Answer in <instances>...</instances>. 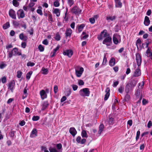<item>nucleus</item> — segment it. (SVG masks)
Here are the masks:
<instances>
[{
    "mask_svg": "<svg viewBox=\"0 0 152 152\" xmlns=\"http://www.w3.org/2000/svg\"><path fill=\"white\" fill-rule=\"evenodd\" d=\"M136 84V82L135 81L127 84L125 86V91L126 93L131 92Z\"/></svg>",
    "mask_w": 152,
    "mask_h": 152,
    "instance_id": "nucleus-1",
    "label": "nucleus"
},
{
    "mask_svg": "<svg viewBox=\"0 0 152 152\" xmlns=\"http://www.w3.org/2000/svg\"><path fill=\"white\" fill-rule=\"evenodd\" d=\"M79 94L82 97L88 96L90 94L89 89L88 88L81 89L80 91Z\"/></svg>",
    "mask_w": 152,
    "mask_h": 152,
    "instance_id": "nucleus-2",
    "label": "nucleus"
},
{
    "mask_svg": "<svg viewBox=\"0 0 152 152\" xmlns=\"http://www.w3.org/2000/svg\"><path fill=\"white\" fill-rule=\"evenodd\" d=\"M8 56L9 58H11L13 56H20L21 55V53L18 51L17 48H14L10 52L8 53Z\"/></svg>",
    "mask_w": 152,
    "mask_h": 152,
    "instance_id": "nucleus-3",
    "label": "nucleus"
},
{
    "mask_svg": "<svg viewBox=\"0 0 152 152\" xmlns=\"http://www.w3.org/2000/svg\"><path fill=\"white\" fill-rule=\"evenodd\" d=\"M75 71L76 76L80 77L83 72L84 69L83 67L78 66L75 67Z\"/></svg>",
    "mask_w": 152,
    "mask_h": 152,
    "instance_id": "nucleus-4",
    "label": "nucleus"
},
{
    "mask_svg": "<svg viewBox=\"0 0 152 152\" xmlns=\"http://www.w3.org/2000/svg\"><path fill=\"white\" fill-rule=\"evenodd\" d=\"M82 12V10L77 6H75L71 9V12L75 15H79Z\"/></svg>",
    "mask_w": 152,
    "mask_h": 152,
    "instance_id": "nucleus-5",
    "label": "nucleus"
},
{
    "mask_svg": "<svg viewBox=\"0 0 152 152\" xmlns=\"http://www.w3.org/2000/svg\"><path fill=\"white\" fill-rule=\"evenodd\" d=\"M113 41L114 43L117 45L121 42L120 36L117 34H114L113 37Z\"/></svg>",
    "mask_w": 152,
    "mask_h": 152,
    "instance_id": "nucleus-6",
    "label": "nucleus"
},
{
    "mask_svg": "<svg viewBox=\"0 0 152 152\" xmlns=\"http://www.w3.org/2000/svg\"><path fill=\"white\" fill-rule=\"evenodd\" d=\"M102 43L106 45L107 46H110L112 44V39L111 37L108 36L103 40Z\"/></svg>",
    "mask_w": 152,
    "mask_h": 152,
    "instance_id": "nucleus-7",
    "label": "nucleus"
},
{
    "mask_svg": "<svg viewBox=\"0 0 152 152\" xmlns=\"http://www.w3.org/2000/svg\"><path fill=\"white\" fill-rule=\"evenodd\" d=\"M109 36V34L107 33V31L106 30H104L102 31L100 35L97 37V38L99 40H102L103 38L107 37Z\"/></svg>",
    "mask_w": 152,
    "mask_h": 152,
    "instance_id": "nucleus-8",
    "label": "nucleus"
},
{
    "mask_svg": "<svg viewBox=\"0 0 152 152\" xmlns=\"http://www.w3.org/2000/svg\"><path fill=\"white\" fill-rule=\"evenodd\" d=\"M63 53L64 55L70 58L73 54V51L71 50H66L64 51Z\"/></svg>",
    "mask_w": 152,
    "mask_h": 152,
    "instance_id": "nucleus-9",
    "label": "nucleus"
},
{
    "mask_svg": "<svg viewBox=\"0 0 152 152\" xmlns=\"http://www.w3.org/2000/svg\"><path fill=\"white\" fill-rule=\"evenodd\" d=\"M136 60L138 66H140L142 62L141 57L140 54L139 53H136Z\"/></svg>",
    "mask_w": 152,
    "mask_h": 152,
    "instance_id": "nucleus-10",
    "label": "nucleus"
},
{
    "mask_svg": "<svg viewBox=\"0 0 152 152\" xmlns=\"http://www.w3.org/2000/svg\"><path fill=\"white\" fill-rule=\"evenodd\" d=\"M15 81L14 80L11 81L9 83L8 88L12 92H13L15 88Z\"/></svg>",
    "mask_w": 152,
    "mask_h": 152,
    "instance_id": "nucleus-11",
    "label": "nucleus"
},
{
    "mask_svg": "<svg viewBox=\"0 0 152 152\" xmlns=\"http://www.w3.org/2000/svg\"><path fill=\"white\" fill-rule=\"evenodd\" d=\"M9 16L12 19H16V15L15 11L12 9H10L9 12Z\"/></svg>",
    "mask_w": 152,
    "mask_h": 152,
    "instance_id": "nucleus-12",
    "label": "nucleus"
},
{
    "mask_svg": "<svg viewBox=\"0 0 152 152\" xmlns=\"http://www.w3.org/2000/svg\"><path fill=\"white\" fill-rule=\"evenodd\" d=\"M17 15L19 18H23L25 16V14L22 10H19L17 12Z\"/></svg>",
    "mask_w": 152,
    "mask_h": 152,
    "instance_id": "nucleus-13",
    "label": "nucleus"
},
{
    "mask_svg": "<svg viewBox=\"0 0 152 152\" xmlns=\"http://www.w3.org/2000/svg\"><path fill=\"white\" fill-rule=\"evenodd\" d=\"M40 95L41 99H44L47 97V95L45 91L44 90H42L39 92Z\"/></svg>",
    "mask_w": 152,
    "mask_h": 152,
    "instance_id": "nucleus-14",
    "label": "nucleus"
},
{
    "mask_svg": "<svg viewBox=\"0 0 152 152\" xmlns=\"http://www.w3.org/2000/svg\"><path fill=\"white\" fill-rule=\"evenodd\" d=\"M59 48V45H58L56 48L53 49V52H51L50 53V55L51 57H53L56 55V52L58 50Z\"/></svg>",
    "mask_w": 152,
    "mask_h": 152,
    "instance_id": "nucleus-15",
    "label": "nucleus"
},
{
    "mask_svg": "<svg viewBox=\"0 0 152 152\" xmlns=\"http://www.w3.org/2000/svg\"><path fill=\"white\" fill-rule=\"evenodd\" d=\"M70 133L74 137L77 133V132L74 127H71L69 130Z\"/></svg>",
    "mask_w": 152,
    "mask_h": 152,
    "instance_id": "nucleus-16",
    "label": "nucleus"
},
{
    "mask_svg": "<svg viewBox=\"0 0 152 152\" xmlns=\"http://www.w3.org/2000/svg\"><path fill=\"white\" fill-rule=\"evenodd\" d=\"M150 23V21L149 18L147 16H145L144 22V24L145 26H149Z\"/></svg>",
    "mask_w": 152,
    "mask_h": 152,
    "instance_id": "nucleus-17",
    "label": "nucleus"
},
{
    "mask_svg": "<svg viewBox=\"0 0 152 152\" xmlns=\"http://www.w3.org/2000/svg\"><path fill=\"white\" fill-rule=\"evenodd\" d=\"M141 71L139 68L137 69L134 72L133 76L134 77H138L141 75Z\"/></svg>",
    "mask_w": 152,
    "mask_h": 152,
    "instance_id": "nucleus-18",
    "label": "nucleus"
},
{
    "mask_svg": "<svg viewBox=\"0 0 152 152\" xmlns=\"http://www.w3.org/2000/svg\"><path fill=\"white\" fill-rule=\"evenodd\" d=\"M19 37L20 39L24 41H26L28 39V37L26 35H24L23 33L20 34Z\"/></svg>",
    "mask_w": 152,
    "mask_h": 152,
    "instance_id": "nucleus-19",
    "label": "nucleus"
},
{
    "mask_svg": "<svg viewBox=\"0 0 152 152\" xmlns=\"http://www.w3.org/2000/svg\"><path fill=\"white\" fill-rule=\"evenodd\" d=\"M110 89L109 88H107L106 89L105 92H106V94L105 95L104 98V100H107L108 98H109L110 96Z\"/></svg>",
    "mask_w": 152,
    "mask_h": 152,
    "instance_id": "nucleus-20",
    "label": "nucleus"
},
{
    "mask_svg": "<svg viewBox=\"0 0 152 152\" xmlns=\"http://www.w3.org/2000/svg\"><path fill=\"white\" fill-rule=\"evenodd\" d=\"M49 105V104L47 101L44 102L42 105V110H44Z\"/></svg>",
    "mask_w": 152,
    "mask_h": 152,
    "instance_id": "nucleus-21",
    "label": "nucleus"
},
{
    "mask_svg": "<svg viewBox=\"0 0 152 152\" xmlns=\"http://www.w3.org/2000/svg\"><path fill=\"white\" fill-rule=\"evenodd\" d=\"M72 30L71 28H67L65 32L66 36L67 37H70L72 33Z\"/></svg>",
    "mask_w": 152,
    "mask_h": 152,
    "instance_id": "nucleus-22",
    "label": "nucleus"
},
{
    "mask_svg": "<svg viewBox=\"0 0 152 152\" xmlns=\"http://www.w3.org/2000/svg\"><path fill=\"white\" fill-rule=\"evenodd\" d=\"M104 128V126L103 124H101L99 127V130L98 131V133L97 134V135L99 136L102 133L103 129Z\"/></svg>",
    "mask_w": 152,
    "mask_h": 152,
    "instance_id": "nucleus-23",
    "label": "nucleus"
},
{
    "mask_svg": "<svg viewBox=\"0 0 152 152\" xmlns=\"http://www.w3.org/2000/svg\"><path fill=\"white\" fill-rule=\"evenodd\" d=\"M53 13L55 14L57 16L59 17L60 14V10L57 8L53 9Z\"/></svg>",
    "mask_w": 152,
    "mask_h": 152,
    "instance_id": "nucleus-24",
    "label": "nucleus"
},
{
    "mask_svg": "<svg viewBox=\"0 0 152 152\" xmlns=\"http://www.w3.org/2000/svg\"><path fill=\"white\" fill-rule=\"evenodd\" d=\"M120 0H115V6L116 7L121 8L122 6V4Z\"/></svg>",
    "mask_w": 152,
    "mask_h": 152,
    "instance_id": "nucleus-25",
    "label": "nucleus"
},
{
    "mask_svg": "<svg viewBox=\"0 0 152 152\" xmlns=\"http://www.w3.org/2000/svg\"><path fill=\"white\" fill-rule=\"evenodd\" d=\"M116 18L115 16H108L106 17V20L108 22L112 21L115 20Z\"/></svg>",
    "mask_w": 152,
    "mask_h": 152,
    "instance_id": "nucleus-26",
    "label": "nucleus"
},
{
    "mask_svg": "<svg viewBox=\"0 0 152 152\" xmlns=\"http://www.w3.org/2000/svg\"><path fill=\"white\" fill-rule=\"evenodd\" d=\"M37 131L35 129H34L31 132L30 137H35L37 136Z\"/></svg>",
    "mask_w": 152,
    "mask_h": 152,
    "instance_id": "nucleus-27",
    "label": "nucleus"
},
{
    "mask_svg": "<svg viewBox=\"0 0 152 152\" xmlns=\"http://www.w3.org/2000/svg\"><path fill=\"white\" fill-rule=\"evenodd\" d=\"M27 90L28 89L27 88V87H25L23 90V94L22 96V99H24L27 96Z\"/></svg>",
    "mask_w": 152,
    "mask_h": 152,
    "instance_id": "nucleus-28",
    "label": "nucleus"
},
{
    "mask_svg": "<svg viewBox=\"0 0 152 152\" xmlns=\"http://www.w3.org/2000/svg\"><path fill=\"white\" fill-rule=\"evenodd\" d=\"M88 37V34H86L85 32L83 31L81 36V39L82 40H84L86 39Z\"/></svg>",
    "mask_w": 152,
    "mask_h": 152,
    "instance_id": "nucleus-29",
    "label": "nucleus"
},
{
    "mask_svg": "<svg viewBox=\"0 0 152 152\" xmlns=\"http://www.w3.org/2000/svg\"><path fill=\"white\" fill-rule=\"evenodd\" d=\"M115 64V60L113 58H111L109 62V64L111 66H114Z\"/></svg>",
    "mask_w": 152,
    "mask_h": 152,
    "instance_id": "nucleus-30",
    "label": "nucleus"
},
{
    "mask_svg": "<svg viewBox=\"0 0 152 152\" xmlns=\"http://www.w3.org/2000/svg\"><path fill=\"white\" fill-rule=\"evenodd\" d=\"M85 25L84 24H81L78 26L77 28V31L79 33L83 29Z\"/></svg>",
    "mask_w": 152,
    "mask_h": 152,
    "instance_id": "nucleus-31",
    "label": "nucleus"
},
{
    "mask_svg": "<svg viewBox=\"0 0 152 152\" xmlns=\"http://www.w3.org/2000/svg\"><path fill=\"white\" fill-rule=\"evenodd\" d=\"M41 70L42 72V73L43 75H46L48 73V70L46 68L43 67L42 68Z\"/></svg>",
    "mask_w": 152,
    "mask_h": 152,
    "instance_id": "nucleus-32",
    "label": "nucleus"
},
{
    "mask_svg": "<svg viewBox=\"0 0 152 152\" xmlns=\"http://www.w3.org/2000/svg\"><path fill=\"white\" fill-rule=\"evenodd\" d=\"M61 36L58 33H57L56 34L55 37H54V39L58 41H59L61 39Z\"/></svg>",
    "mask_w": 152,
    "mask_h": 152,
    "instance_id": "nucleus-33",
    "label": "nucleus"
},
{
    "mask_svg": "<svg viewBox=\"0 0 152 152\" xmlns=\"http://www.w3.org/2000/svg\"><path fill=\"white\" fill-rule=\"evenodd\" d=\"M81 135L83 137H88L87 134L85 130H83L81 133Z\"/></svg>",
    "mask_w": 152,
    "mask_h": 152,
    "instance_id": "nucleus-34",
    "label": "nucleus"
},
{
    "mask_svg": "<svg viewBox=\"0 0 152 152\" xmlns=\"http://www.w3.org/2000/svg\"><path fill=\"white\" fill-rule=\"evenodd\" d=\"M10 26V24L9 22H7L3 26V28L4 29H6Z\"/></svg>",
    "mask_w": 152,
    "mask_h": 152,
    "instance_id": "nucleus-35",
    "label": "nucleus"
},
{
    "mask_svg": "<svg viewBox=\"0 0 152 152\" xmlns=\"http://www.w3.org/2000/svg\"><path fill=\"white\" fill-rule=\"evenodd\" d=\"M32 73V72L31 71H30L26 74V78L28 80H29L30 79Z\"/></svg>",
    "mask_w": 152,
    "mask_h": 152,
    "instance_id": "nucleus-36",
    "label": "nucleus"
},
{
    "mask_svg": "<svg viewBox=\"0 0 152 152\" xmlns=\"http://www.w3.org/2000/svg\"><path fill=\"white\" fill-rule=\"evenodd\" d=\"M67 3L70 7H71L74 4V2L73 0H68Z\"/></svg>",
    "mask_w": 152,
    "mask_h": 152,
    "instance_id": "nucleus-37",
    "label": "nucleus"
},
{
    "mask_svg": "<svg viewBox=\"0 0 152 152\" xmlns=\"http://www.w3.org/2000/svg\"><path fill=\"white\" fill-rule=\"evenodd\" d=\"M12 2L13 5L15 7H18L19 5V3L17 1L13 0Z\"/></svg>",
    "mask_w": 152,
    "mask_h": 152,
    "instance_id": "nucleus-38",
    "label": "nucleus"
},
{
    "mask_svg": "<svg viewBox=\"0 0 152 152\" xmlns=\"http://www.w3.org/2000/svg\"><path fill=\"white\" fill-rule=\"evenodd\" d=\"M23 73L20 71H18L17 72V77L18 78H20L22 75Z\"/></svg>",
    "mask_w": 152,
    "mask_h": 152,
    "instance_id": "nucleus-39",
    "label": "nucleus"
},
{
    "mask_svg": "<svg viewBox=\"0 0 152 152\" xmlns=\"http://www.w3.org/2000/svg\"><path fill=\"white\" fill-rule=\"evenodd\" d=\"M7 65L6 63L3 62L0 64V68L1 69H3L5 68Z\"/></svg>",
    "mask_w": 152,
    "mask_h": 152,
    "instance_id": "nucleus-40",
    "label": "nucleus"
},
{
    "mask_svg": "<svg viewBox=\"0 0 152 152\" xmlns=\"http://www.w3.org/2000/svg\"><path fill=\"white\" fill-rule=\"evenodd\" d=\"M38 48L40 52H43L44 50V46L41 45H39V46Z\"/></svg>",
    "mask_w": 152,
    "mask_h": 152,
    "instance_id": "nucleus-41",
    "label": "nucleus"
},
{
    "mask_svg": "<svg viewBox=\"0 0 152 152\" xmlns=\"http://www.w3.org/2000/svg\"><path fill=\"white\" fill-rule=\"evenodd\" d=\"M49 150L50 152H58L56 148L50 147Z\"/></svg>",
    "mask_w": 152,
    "mask_h": 152,
    "instance_id": "nucleus-42",
    "label": "nucleus"
},
{
    "mask_svg": "<svg viewBox=\"0 0 152 152\" xmlns=\"http://www.w3.org/2000/svg\"><path fill=\"white\" fill-rule=\"evenodd\" d=\"M39 119V117L38 116H34L32 118V120L33 121H37Z\"/></svg>",
    "mask_w": 152,
    "mask_h": 152,
    "instance_id": "nucleus-43",
    "label": "nucleus"
},
{
    "mask_svg": "<svg viewBox=\"0 0 152 152\" xmlns=\"http://www.w3.org/2000/svg\"><path fill=\"white\" fill-rule=\"evenodd\" d=\"M130 98V96L128 94V93H127V94L125 96V101H128Z\"/></svg>",
    "mask_w": 152,
    "mask_h": 152,
    "instance_id": "nucleus-44",
    "label": "nucleus"
},
{
    "mask_svg": "<svg viewBox=\"0 0 152 152\" xmlns=\"http://www.w3.org/2000/svg\"><path fill=\"white\" fill-rule=\"evenodd\" d=\"M141 43V40L139 39H137L136 43V45L137 47H138V46H140Z\"/></svg>",
    "mask_w": 152,
    "mask_h": 152,
    "instance_id": "nucleus-45",
    "label": "nucleus"
},
{
    "mask_svg": "<svg viewBox=\"0 0 152 152\" xmlns=\"http://www.w3.org/2000/svg\"><path fill=\"white\" fill-rule=\"evenodd\" d=\"M1 82L3 83H6L7 81V78L5 76H4L1 78Z\"/></svg>",
    "mask_w": 152,
    "mask_h": 152,
    "instance_id": "nucleus-46",
    "label": "nucleus"
},
{
    "mask_svg": "<svg viewBox=\"0 0 152 152\" xmlns=\"http://www.w3.org/2000/svg\"><path fill=\"white\" fill-rule=\"evenodd\" d=\"M27 65L28 66H33L35 65V63L33 62H29L27 63Z\"/></svg>",
    "mask_w": 152,
    "mask_h": 152,
    "instance_id": "nucleus-47",
    "label": "nucleus"
},
{
    "mask_svg": "<svg viewBox=\"0 0 152 152\" xmlns=\"http://www.w3.org/2000/svg\"><path fill=\"white\" fill-rule=\"evenodd\" d=\"M53 5L55 7H58L60 5V4L58 1H56L54 2Z\"/></svg>",
    "mask_w": 152,
    "mask_h": 152,
    "instance_id": "nucleus-48",
    "label": "nucleus"
},
{
    "mask_svg": "<svg viewBox=\"0 0 152 152\" xmlns=\"http://www.w3.org/2000/svg\"><path fill=\"white\" fill-rule=\"evenodd\" d=\"M26 42H22L21 44V46L23 48H25L26 46Z\"/></svg>",
    "mask_w": 152,
    "mask_h": 152,
    "instance_id": "nucleus-49",
    "label": "nucleus"
},
{
    "mask_svg": "<svg viewBox=\"0 0 152 152\" xmlns=\"http://www.w3.org/2000/svg\"><path fill=\"white\" fill-rule=\"evenodd\" d=\"M56 147L58 150H60L62 148V145L61 143L57 144L56 145Z\"/></svg>",
    "mask_w": 152,
    "mask_h": 152,
    "instance_id": "nucleus-50",
    "label": "nucleus"
},
{
    "mask_svg": "<svg viewBox=\"0 0 152 152\" xmlns=\"http://www.w3.org/2000/svg\"><path fill=\"white\" fill-rule=\"evenodd\" d=\"M124 87L122 86H120L118 89V91L120 93H122L123 92Z\"/></svg>",
    "mask_w": 152,
    "mask_h": 152,
    "instance_id": "nucleus-51",
    "label": "nucleus"
},
{
    "mask_svg": "<svg viewBox=\"0 0 152 152\" xmlns=\"http://www.w3.org/2000/svg\"><path fill=\"white\" fill-rule=\"evenodd\" d=\"M73 89L74 91L76 90L78 88V86L76 85H72Z\"/></svg>",
    "mask_w": 152,
    "mask_h": 152,
    "instance_id": "nucleus-52",
    "label": "nucleus"
},
{
    "mask_svg": "<svg viewBox=\"0 0 152 152\" xmlns=\"http://www.w3.org/2000/svg\"><path fill=\"white\" fill-rule=\"evenodd\" d=\"M35 4V3L33 2V1H31L28 4V7H33Z\"/></svg>",
    "mask_w": 152,
    "mask_h": 152,
    "instance_id": "nucleus-53",
    "label": "nucleus"
},
{
    "mask_svg": "<svg viewBox=\"0 0 152 152\" xmlns=\"http://www.w3.org/2000/svg\"><path fill=\"white\" fill-rule=\"evenodd\" d=\"M89 20L90 22L91 23V24H94V23L95 22V19H94V18H90L89 19Z\"/></svg>",
    "mask_w": 152,
    "mask_h": 152,
    "instance_id": "nucleus-54",
    "label": "nucleus"
},
{
    "mask_svg": "<svg viewBox=\"0 0 152 152\" xmlns=\"http://www.w3.org/2000/svg\"><path fill=\"white\" fill-rule=\"evenodd\" d=\"M41 148L42 150H44V152H49L47 148L44 146H42Z\"/></svg>",
    "mask_w": 152,
    "mask_h": 152,
    "instance_id": "nucleus-55",
    "label": "nucleus"
},
{
    "mask_svg": "<svg viewBox=\"0 0 152 152\" xmlns=\"http://www.w3.org/2000/svg\"><path fill=\"white\" fill-rule=\"evenodd\" d=\"M48 20L49 21H51V22L53 21V18H52V16L51 14H49Z\"/></svg>",
    "mask_w": 152,
    "mask_h": 152,
    "instance_id": "nucleus-56",
    "label": "nucleus"
},
{
    "mask_svg": "<svg viewBox=\"0 0 152 152\" xmlns=\"http://www.w3.org/2000/svg\"><path fill=\"white\" fill-rule=\"evenodd\" d=\"M37 12L41 15H42V11L41 9H37Z\"/></svg>",
    "mask_w": 152,
    "mask_h": 152,
    "instance_id": "nucleus-57",
    "label": "nucleus"
},
{
    "mask_svg": "<svg viewBox=\"0 0 152 152\" xmlns=\"http://www.w3.org/2000/svg\"><path fill=\"white\" fill-rule=\"evenodd\" d=\"M78 83L79 85L83 86L84 85V83L83 80H80L78 81Z\"/></svg>",
    "mask_w": 152,
    "mask_h": 152,
    "instance_id": "nucleus-58",
    "label": "nucleus"
},
{
    "mask_svg": "<svg viewBox=\"0 0 152 152\" xmlns=\"http://www.w3.org/2000/svg\"><path fill=\"white\" fill-rule=\"evenodd\" d=\"M58 88L57 86L55 85L54 87V91L55 93L56 94L58 92Z\"/></svg>",
    "mask_w": 152,
    "mask_h": 152,
    "instance_id": "nucleus-59",
    "label": "nucleus"
},
{
    "mask_svg": "<svg viewBox=\"0 0 152 152\" xmlns=\"http://www.w3.org/2000/svg\"><path fill=\"white\" fill-rule=\"evenodd\" d=\"M152 126V123L151 121H148L147 125V127L148 128H150Z\"/></svg>",
    "mask_w": 152,
    "mask_h": 152,
    "instance_id": "nucleus-60",
    "label": "nucleus"
},
{
    "mask_svg": "<svg viewBox=\"0 0 152 152\" xmlns=\"http://www.w3.org/2000/svg\"><path fill=\"white\" fill-rule=\"evenodd\" d=\"M107 60L106 58V56H104V58L103 59V61L102 62L103 65H105L106 63Z\"/></svg>",
    "mask_w": 152,
    "mask_h": 152,
    "instance_id": "nucleus-61",
    "label": "nucleus"
},
{
    "mask_svg": "<svg viewBox=\"0 0 152 152\" xmlns=\"http://www.w3.org/2000/svg\"><path fill=\"white\" fill-rule=\"evenodd\" d=\"M42 43L45 45H47L48 44V42L47 40L45 39L42 41Z\"/></svg>",
    "mask_w": 152,
    "mask_h": 152,
    "instance_id": "nucleus-62",
    "label": "nucleus"
},
{
    "mask_svg": "<svg viewBox=\"0 0 152 152\" xmlns=\"http://www.w3.org/2000/svg\"><path fill=\"white\" fill-rule=\"evenodd\" d=\"M144 84V83L143 82H142L140 83L139 84V88L141 89L142 88Z\"/></svg>",
    "mask_w": 152,
    "mask_h": 152,
    "instance_id": "nucleus-63",
    "label": "nucleus"
},
{
    "mask_svg": "<svg viewBox=\"0 0 152 152\" xmlns=\"http://www.w3.org/2000/svg\"><path fill=\"white\" fill-rule=\"evenodd\" d=\"M148 103V102L145 99H143L142 101V103L143 105H145Z\"/></svg>",
    "mask_w": 152,
    "mask_h": 152,
    "instance_id": "nucleus-64",
    "label": "nucleus"
}]
</instances>
